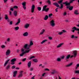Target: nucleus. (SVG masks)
I'll use <instances>...</instances> for the list:
<instances>
[{"label": "nucleus", "instance_id": "1", "mask_svg": "<svg viewBox=\"0 0 79 79\" xmlns=\"http://www.w3.org/2000/svg\"><path fill=\"white\" fill-rule=\"evenodd\" d=\"M21 51L22 52V53L20 55V56H23V55H24V54H25V53H29V51H31V49L26 50L25 51H24V49L23 48H22L21 49Z\"/></svg>", "mask_w": 79, "mask_h": 79}, {"label": "nucleus", "instance_id": "2", "mask_svg": "<svg viewBox=\"0 0 79 79\" xmlns=\"http://www.w3.org/2000/svg\"><path fill=\"white\" fill-rule=\"evenodd\" d=\"M74 1H75V0H70L69 2H68V1H66L65 2H63V4H65V6H67V8H68L70 6V3L73 2Z\"/></svg>", "mask_w": 79, "mask_h": 79}, {"label": "nucleus", "instance_id": "3", "mask_svg": "<svg viewBox=\"0 0 79 79\" xmlns=\"http://www.w3.org/2000/svg\"><path fill=\"white\" fill-rule=\"evenodd\" d=\"M72 55H72L70 56L71 58H73V56H74V58H76V55H77V51L75 50L73 51V53H72Z\"/></svg>", "mask_w": 79, "mask_h": 79}, {"label": "nucleus", "instance_id": "4", "mask_svg": "<svg viewBox=\"0 0 79 79\" xmlns=\"http://www.w3.org/2000/svg\"><path fill=\"white\" fill-rule=\"evenodd\" d=\"M23 48L26 50H30L29 48H30V46H29V45L27 44H25Z\"/></svg>", "mask_w": 79, "mask_h": 79}, {"label": "nucleus", "instance_id": "5", "mask_svg": "<svg viewBox=\"0 0 79 79\" xmlns=\"http://www.w3.org/2000/svg\"><path fill=\"white\" fill-rule=\"evenodd\" d=\"M47 5L44 6H43L42 11H46V12H47V11H48V10L49 9L48 8L46 9V8H47Z\"/></svg>", "mask_w": 79, "mask_h": 79}, {"label": "nucleus", "instance_id": "6", "mask_svg": "<svg viewBox=\"0 0 79 79\" xmlns=\"http://www.w3.org/2000/svg\"><path fill=\"white\" fill-rule=\"evenodd\" d=\"M35 9V6H34V5H32L31 8V13H34V12Z\"/></svg>", "mask_w": 79, "mask_h": 79}, {"label": "nucleus", "instance_id": "7", "mask_svg": "<svg viewBox=\"0 0 79 79\" xmlns=\"http://www.w3.org/2000/svg\"><path fill=\"white\" fill-rule=\"evenodd\" d=\"M10 50L9 49L7 50L6 53V56H8L10 54Z\"/></svg>", "mask_w": 79, "mask_h": 79}, {"label": "nucleus", "instance_id": "8", "mask_svg": "<svg viewBox=\"0 0 79 79\" xmlns=\"http://www.w3.org/2000/svg\"><path fill=\"white\" fill-rule=\"evenodd\" d=\"M23 71H20L19 72V75L18 76V77L19 78H20L21 77H23Z\"/></svg>", "mask_w": 79, "mask_h": 79}, {"label": "nucleus", "instance_id": "9", "mask_svg": "<svg viewBox=\"0 0 79 79\" xmlns=\"http://www.w3.org/2000/svg\"><path fill=\"white\" fill-rule=\"evenodd\" d=\"M54 20H52L50 21V24L51 26H52V27H53V26H55V23H54Z\"/></svg>", "mask_w": 79, "mask_h": 79}, {"label": "nucleus", "instance_id": "10", "mask_svg": "<svg viewBox=\"0 0 79 79\" xmlns=\"http://www.w3.org/2000/svg\"><path fill=\"white\" fill-rule=\"evenodd\" d=\"M16 61V60L15 58L11 60V64H15V62Z\"/></svg>", "mask_w": 79, "mask_h": 79}, {"label": "nucleus", "instance_id": "11", "mask_svg": "<svg viewBox=\"0 0 79 79\" xmlns=\"http://www.w3.org/2000/svg\"><path fill=\"white\" fill-rule=\"evenodd\" d=\"M29 35V33L27 32H24L23 34V35L24 37H27Z\"/></svg>", "mask_w": 79, "mask_h": 79}, {"label": "nucleus", "instance_id": "12", "mask_svg": "<svg viewBox=\"0 0 79 79\" xmlns=\"http://www.w3.org/2000/svg\"><path fill=\"white\" fill-rule=\"evenodd\" d=\"M62 31L59 32L58 33L59 35H62L63 34V33H65V32L66 33V30H62Z\"/></svg>", "mask_w": 79, "mask_h": 79}, {"label": "nucleus", "instance_id": "13", "mask_svg": "<svg viewBox=\"0 0 79 79\" xmlns=\"http://www.w3.org/2000/svg\"><path fill=\"white\" fill-rule=\"evenodd\" d=\"M33 41L32 40H30L29 42V44L28 45L29 47H31V46L33 45Z\"/></svg>", "mask_w": 79, "mask_h": 79}, {"label": "nucleus", "instance_id": "14", "mask_svg": "<svg viewBox=\"0 0 79 79\" xmlns=\"http://www.w3.org/2000/svg\"><path fill=\"white\" fill-rule=\"evenodd\" d=\"M10 60V59H8L5 62V63H4V67H5L6 66V65L8 64V63L9 62V61Z\"/></svg>", "mask_w": 79, "mask_h": 79}, {"label": "nucleus", "instance_id": "15", "mask_svg": "<svg viewBox=\"0 0 79 79\" xmlns=\"http://www.w3.org/2000/svg\"><path fill=\"white\" fill-rule=\"evenodd\" d=\"M27 66H28V68H31V61H29L27 64Z\"/></svg>", "mask_w": 79, "mask_h": 79}, {"label": "nucleus", "instance_id": "16", "mask_svg": "<svg viewBox=\"0 0 79 79\" xmlns=\"http://www.w3.org/2000/svg\"><path fill=\"white\" fill-rule=\"evenodd\" d=\"M45 30L44 29H43L40 31V33L39 35H42V34H44V33L45 32Z\"/></svg>", "mask_w": 79, "mask_h": 79}, {"label": "nucleus", "instance_id": "17", "mask_svg": "<svg viewBox=\"0 0 79 79\" xmlns=\"http://www.w3.org/2000/svg\"><path fill=\"white\" fill-rule=\"evenodd\" d=\"M63 44V43H60L56 46L57 48H60V47H61V46H62Z\"/></svg>", "mask_w": 79, "mask_h": 79}, {"label": "nucleus", "instance_id": "18", "mask_svg": "<svg viewBox=\"0 0 79 79\" xmlns=\"http://www.w3.org/2000/svg\"><path fill=\"white\" fill-rule=\"evenodd\" d=\"M73 62L71 63L70 64L65 65V67H68L71 66L72 65H73Z\"/></svg>", "mask_w": 79, "mask_h": 79}, {"label": "nucleus", "instance_id": "19", "mask_svg": "<svg viewBox=\"0 0 79 79\" xmlns=\"http://www.w3.org/2000/svg\"><path fill=\"white\" fill-rule=\"evenodd\" d=\"M52 72H51V74H54L56 73V71L55 69H52Z\"/></svg>", "mask_w": 79, "mask_h": 79}, {"label": "nucleus", "instance_id": "20", "mask_svg": "<svg viewBox=\"0 0 79 79\" xmlns=\"http://www.w3.org/2000/svg\"><path fill=\"white\" fill-rule=\"evenodd\" d=\"M17 72L16 71H14L13 73V77H15L16 76L17 74Z\"/></svg>", "mask_w": 79, "mask_h": 79}, {"label": "nucleus", "instance_id": "21", "mask_svg": "<svg viewBox=\"0 0 79 79\" xmlns=\"http://www.w3.org/2000/svg\"><path fill=\"white\" fill-rule=\"evenodd\" d=\"M72 29L73 30H72L71 31L73 33L74 32V31H76V27H72Z\"/></svg>", "mask_w": 79, "mask_h": 79}, {"label": "nucleus", "instance_id": "22", "mask_svg": "<svg viewBox=\"0 0 79 79\" xmlns=\"http://www.w3.org/2000/svg\"><path fill=\"white\" fill-rule=\"evenodd\" d=\"M53 5H55V6H56V7H60V6L59 5H58V3H57L56 2L53 3Z\"/></svg>", "mask_w": 79, "mask_h": 79}, {"label": "nucleus", "instance_id": "23", "mask_svg": "<svg viewBox=\"0 0 79 79\" xmlns=\"http://www.w3.org/2000/svg\"><path fill=\"white\" fill-rule=\"evenodd\" d=\"M29 24H27L25 25L24 27L25 28V29H27V28L29 27Z\"/></svg>", "mask_w": 79, "mask_h": 79}, {"label": "nucleus", "instance_id": "24", "mask_svg": "<svg viewBox=\"0 0 79 79\" xmlns=\"http://www.w3.org/2000/svg\"><path fill=\"white\" fill-rule=\"evenodd\" d=\"M47 40H43L42 42H41L40 43V44H44L46 42H47Z\"/></svg>", "mask_w": 79, "mask_h": 79}, {"label": "nucleus", "instance_id": "25", "mask_svg": "<svg viewBox=\"0 0 79 79\" xmlns=\"http://www.w3.org/2000/svg\"><path fill=\"white\" fill-rule=\"evenodd\" d=\"M74 14L76 15H79V13H78V11L77 10H76L74 12Z\"/></svg>", "mask_w": 79, "mask_h": 79}, {"label": "nucleus", "instance_id": "26", "mask_svg": "<svg viewBox=\"0 0 79 79\" xmlns=\"http://www.w3.org/2000/svg\"><path fill=\"white\" fill-rule=\"evenodd\" d=\"M67 8H69V10H73V6L70 7V6L69 7V8H67Z\"/></svg>", "mask_w": 79, "mask_h": 79}, {"label": "nucleus", "instance_id": "27", "mask_svg": "<svg viewBox=\"0 0 79 79\" xmlns=\"http://www.w3.org/2000/svg\"><path fill=\"white\" fill-rule=\"evenodd\" d=\"M71 55H68L66 56L65 57V59H69L70 58V56Z\"/></svg>", "mask_w": 79, "mask_h": 79}, {"label": "nucleus", "instance_id": "28", "mask_svg": "<svg viewBox=\"0 0 79 79\" xmlns=\"http://www.w3.org/2000/svg\"><path fill=\"white\" fill-rule=\"evenodd\" d=\"M14 13V16H17V12L16 11H14V12H13Z\"/></svg>", "mask_w": 79, "mask_h": 79}, {"label": "nucleus", "instance_id": "29", "mask_svg": "<svg viewBox=\"0 0 79 79\" xmlns=\"http://www.w3.org/2000/svg\"><path fill=\"white\" fill-rule=\"evenodd\" d=\"M48 18V15H46L45 17L44 18V19L45 20H47Z\"/></svg>", "mask_w": 79, "mask_h": 79}, {"label": "nucleus", "instance_id": "30", "mask_svg": "<svg viewBox=\"0 0 79 79\" xmlns=\"http://www.w3.org/2000/svg\"><path fill=\"white\" fill-rule=\"evenodd\" d=\"M20 23V19H19L18 22L15 24V25H18Z\"/></svg>", "mask_w": 79, "mask_h": 79}, {"label": "nucleus", "instance_id": "31", "mask_svg": "<svg viewBox=\"0 0 79 79\" xmlns=\"http://www.w3.org/2000/svg\"><path fill=\"white\" fill-rule=\"evenodd\" d=\"M33 61L37 63L38 61V60H37V59H33Z\"/></svg>", "mask_w": 79, "mask_h": 79}, {"label": "nucleus", "instance_id": "32", "mask_svg": "<svg viewBox=\"0 0 79 79\" xmlns=\"http://www.w3.org/2000/svg\"><path fill=\"white\" fill-rule=\"evenodd\" d=\"M10 65H8L6 66V69H9L10 68Z\"/></svg>", "mask_w": 79, "mask_h": 79}, {"label": "nucleus", "instance_id": "33", "mask_svg": "<svg viewBox=\"0 0 79 79\" xmlns=\"http://www.w3.org/2000/svg\"><path fill=\"white\" fill-rule=\"evenodd\" d=\"M35 58V56H32L29 58V59L31 60V59H32V58Z\"/></svg>", "mask_w": 79, "mask_h": 79}, {"label": "nucleus", "instance_id": "34", "mask_svg": "<svg viewBox=\"0 0 79 79\" xmlns=\"http://www.w3.org/2000/svg\"><path fill=\"white\" fill-rule=\"evenodd\" d=\"M46 2L48 3L49 4V5L51 4V2H50V1L49 0H47V1Z\"/></svg>", "mask_w": 79, "mask_h": 79}, {"label": "nucleus", "instance_id": "35", "mask_svg": "<svg viewBox=\"0 0 79 79\" xmlns=\"http://www.w3.org/2000/svg\"><path fill=\"white\" fill-rule=\"evenodd\" d=\"M75 74H79V70H75Z\"/></svg>", "mask_w": 79, "mask_h": 79}, {"label": "nucleus", "instance_id": "36", "mask_svg": "<svg viewBox=\"0 0 79 79\" xmlns=\"http://www.w3.org/2000/svg\"><path fill=\"white\" fill-rule=\"evenodd\" d=\"M5 19H8V15H5Z\"/></svg>", "mask_w": 79, "mask_h": 79}, {"label": "nucleus", "instance_id": "37", "mask_svg": "<svg viewBox=\"0 0 79 79\" xmlns=\"http://www.w3.org/2000/svg\"><path fill=\"white\" fill-rule=\"evenodd\" d=\"M14 28H15V30H16V31H18V29H19V27H15Z\"/></svg>", "mask_w": 79, "mask_h": 79}, {"label": "nucleus", "instance_id": "38", "mask_svg": "<svg viewBox=\"0 0 79 79\" xmlns=\"http://www.w3.org/2000/svg\"><path fill=\"white\" fill-rule=\"evenodd\" d=\"M63 8V5L62 4H60V7L59 8L60 9H62Z\"/></svg>", "mask_w": 79, "mask_h": 79}, {"label": "nucleus", "instance_id": "39", "mask_svg": "<svg viewBox=\"0 0 79 79\" xmlns=\"http://www.w3.org/2000/svg\"><path fill=\"white\" fill-rule=\"evenodd\" d=\"M75 30H76V31H78V32H77V34L79 35V28H76Z\"/></svg>", "mask_w": 79, "mask_h": 79}, {"label": "nucleus", "instance_id": "40", "mask_svg": "<svg viewBox=\"0 0 79 79\" xmlns=\"http://www.w3.org/2000/svg\"><path fill=\"white\" fill-rule=\"evenodd\" d=\"M56 61H61V59L59 58H57Z\"/></svg>", "mask_w": 79, "mask_h": 79}, {"label": "nucleus", "instance_id": "41", "mask_svg": "<svg viewBox=\"0 0 79 79\" xmlns=\"http://www.w3.org/2000/svg\"><path fill=\"white\" fill-rule=\"evenodd\" d=\"M6 40L7 42H9L10 41V39L9 38H7Z\"/></svg>", "mask_w": 79, "mask_h": 79}, {"label": "nucleus", "instance_id": "42", "mask_svg": "<svg viewBox=\"0 0 79 79\" xmlns=\"http://www.w3.org/2000/svg\"><path fill=\"white\" fill-rule=\"evenodd\" d=\"M37 9L39 11H40L41 10V7H37Z\"/></svg>", "mask_w": 79, "mask_h": 79}, {"label": "nucleus", "instance_id": "43", "mask_svg": "<svg viewBox=\"0 0 79 79\" xmlns=\"http://www.w3.org/2000/svg\"><path fill=\"white\" fill-rule=\"evenodd\" d=\"M34 70V68L33 67H31L30 69V71H32Z\"/></svg>", "mask_w": 79, "mask_h": 79}, {"label": "nucleus", "instance_id": "44", "mask_svg": "<svg viewBox=\"0 0 79 79\" xmlns=\"http://www.w3.org/2000/svg\"><path fill=\"white\" fill-rule=\"evenodd\" d=\"M67 15V13L66 12H64L63 14V16H66Z\"/></svg>", "mask_w": 79, "mask_h": 79}, {"label": "nucleus", "instance_id": "45", "mask_svg": "<svg viewBox=\"0 0 79 79\" xmlns=\"http://www.w3.org/2000/svg\"><path fill=\"white\" fill-rule=\"evenodd\" d=\"M63 2V0H61L60 1H58V3H59L60 4H61V3H62V2Z\"/></svg>", "mask_w": 79, "mask_h": 79}, {"label": "nucleus", "instance_id": "46", "mask_svg": "<svg viewBox=\"0 0 79 79\" xmlns=\"http://www.w3.org/2000/svg\"><path fill=\"white\" fill-rule=\"evenodd\" d=\"M1 47L3 49V48H5V45H2L1 46Z\"/></svg>", "mask_w": 79, "mask_h": 79}, {"label": "nucleus", "instance_id": "47", "mask_svg": "<svg viewBox=\"0 0 79 79\" xmlns=\"http://www.w3.org/2000/svg\"><path fill=\"white\" fill-rule=\"evenodd\" d=\"M22 5L23 6H26V2H23L22 3Z\"/></svg>", "mask_w": 79, "mask_h": 79}, {"label": "nucleus", "instance_id": "48", "mask_svg": "<svg viewBox=\"0 0 79 79\" xmlns=\"http://www.w3.org/2000/svg\"><path fill=\"white\" fill-rule=\"evenodd\" d=\"M15 68H16V66L14 65L11 68L12 69H15Z\"/></svg>", "mask_w": 79, "mask_h": 79}, {"label": "nucleus", "instance_id": "49", "mask_svg": "<svg viewBox=\"0 0 79 79\" xmlns=\"http://www.w3.org/2000/svg\"><path fill=\"white\" fill-rule=\"evenodd\" d=\"M18 7L17 6H15L13 7V8H15V9H17Z\"/></svg>", "mask_w": 79, "mask_h": 79}, {"label": "nucleus", "instance_id": "50", "mask_svg": "<svg viewBox=\"0 0 79 79\" xmlns=\"http://www.w3.org/2000/svg\"><path fill=\"white\" fill-rule=\"evenodd\" d=\"M12 24H13V22H12V21H10L9 23V24L10 25H12Z\"/></svg>", "mask_w": 79, "mask_h": 79}, {"label": "nucleus", "instance_id": "51", "mask_svg": "<svg viewBox=\"0 0 79 79\" xmlns=\"http://www.w3.org/2000/svg\"><path fill=\"white\" fill-rule=\"evenodd\" d=\"M44 70L45 71H50V70L47 68L45 69Z\"/></svg>", "mask_w": 79, "mask_h": 79}, {"label": "nucleus", "instance_id": "52", "mask_svg": "<svg viewBox=\"0 0 79 79\" xmlns=\"http://www.w3.org/2000/svg\"><path fill=\"white\" fill-rule=\"evenodd\" d=\"M48 39H49V40H52V38L51 37H48Z\"/></svg>", "mask_w": 79, "mask_h": 79}, {"label": "nucleus", "instance_id": "53", "mask_svg": "<svg viewBox=\"0 0 79 79\" xmlns=\"http://www.w3.org/2000/svg\"><path fill=\"white\" fill-rule=\"evenodd\" d=\"M74 35H72V36L71 37V38L72 39H73V38H74Z\"/></svg>", "mask_w": 79, "mask_h": 79}, {"label": "nucleus", "instance_id": "54", "mask_svg": "<svg viewBox=\"0 0 79 79\" xmlns=\"http://www.w3.org/2000/svg\"><path fill=\"white\" fill-rule=\"evenodd\" d=\"M19 51H20V50L19 49H18L17 50V53H19Z\"/></svg>", "mask_w": 79, "mask_h": 79}, {"label": "nucleus", "instance_id": "55", "mask_svg": "<svg viewBox=\"0 0 79 79\" xmlns=\"http://www.w3.org/2000/svg\"><path fill=\"white\" fill-rule=\"evenodd\" d=\"M52 14H49L48 15L49 17H50L51 16H52Z\"/></svg>", "mask_w": 79, "mask_h": 79}, {"label": "nucleus", "instance_id": "56", "mask_svg": "<svg viewBox=\"0 0 79 79\" xmlns=\"http://www.w3.org/2000/svg\"><path fill=\"white\" fill-rule=\"evenodd\" d=\"M64 56H63L61 57V59H64Z\"/></svg>", "mask_w": 79, "mask_h": 79}, {"label": "nucleus", "instance_id": "57", "mask_svg": "<svg viewBox=\"0 0 79 79\" xmlns=\"http://www.w3.org/2000/svg\"><path fill=\"white\" fill-rule=\"evenodd\" d=\"M26 58L23 59V61H26Z\"/></svg>", "mask_w": 79, "mask_h": 79}, {"label": "nucleus", "instance_id": "58", "mask_svg": "<svg viewBox=\"0 0 79 79\" xmlns=\"http://www.w3.org/2000/svg\"><path fill=\"white\" fill-rule=\"evenodd\" d=\"M23 8H24V10H26V7L25 6H23Z\"/></svg>", "mask_w": 79, "mask_h": 79}, {"label": "nucleus", "instance_id": "59", "mask_svg": "<svg viewBox=\"0 0 79 79\" xmlns=\"http://www.w3.org/2000/svg\"><path fill=\"white\" fill-rule=\"evenodd\" d=\"M13 8H13V7L10 8V10H11V11H13Z\"/></svg>", "mask_w": 79, "mask_h": 79}, {"label": "nucleus", "instance_id": "60", "mask_svg": "<svg viewBox=\"0 0 79 79\" xmlns=\"http://www.w3.org/2000/svg\"><path fill=\"white\" fill-rule=\"evenodd\" d=\"M78 38V37H77V36H75L74 37V38L75 39H77Z\"/></svg>", "mask_w": 79, "mask_h": 79}, {"label": "nucleus", "instance_id": "61", "mask_svg": "<svg viewBox=\"0 0 79 79\" xmlns=\"http://www.w3.org/2000/svg\"><path fill=\"white\" fill-rule=\"evenodd\" d=\"M65 22H66V23H68V22H69V20H65Z\"/></svg>", "mask_w": 79, "mask_h": 79}, {"label": "nucleus", "instance_id": "62", "mask_svg": "<svg viewBox=\"0 0 79 79\" xmlns=\"http://www.w3.org/2000/svg\"><path fill=\"white\" fill-rule=\"evenodd\" d=\"M45 73H44L42 75V76H43V77H44V76H45Z\"/></svg>", "mask_w": 79, "mask_h": 79}, {"label": "nucleus", "instance_id": "63", "mask_svg": "<svg viewBox=\"0 0 79 79\" xmlns=\"http://www.w3.org/2000/svg\"><path fill=\"white\" fill-rule=\"evenodd\" d=\"M58 8H56L55 9L56 12H58V10H58Z\"/></svg>", "mask_w": 79, "mask_h": 79}, {"label": "nucleus", "instance_id": "64", "mask_svg": "<svg viewBox=\"0 0 79 79\" xmlns=\"http://www.w3.org/2000/svg\"><path fill=\"white\" fill-rule=\"evenodd\" d=\"M34 77H35V76H33L31 78V79H34Z\"/></svg>", "mask_w": 79, "mask_h": 79}]
</instances>
